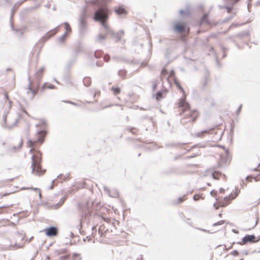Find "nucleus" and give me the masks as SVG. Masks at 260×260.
I'll use <instances>...</instances> for the list:
<instances>
[{
	"label": "nucleus",
	"mask_w": 260,
	"mask_h": 260,
	"mask_svg": "<svg viewBox=\"0 0 260 260\" xmlns=\"http://www.w3.org/2000/svg\"><path fill=\"white\" fill-rule=\"evenodd\" d=\"M108 18L109 10L105 6L100 7L94 13V20L100 22L103 27L106 30V32L111 34L116 39V41H120L124 35V31L121 30L116 33L113 32L106 23Z\"/></svg>",
	"instance_id": "nucleus-1"
},
{
	"label": "nucleus",
	"mask_w": 260,
	"mask_h": 260,
	"mask_svg": "<svg viewBox=\"0 0 260 260\" xmlns=\"http://www.w3.org/2000/svg\"><path fill=\"white\" fill-rule=\"evenodd\" d=\"M23 247V244H18L16 241L13 242L9 239H5L1 245L0 248L3 250L14 251Z\"/></svg>",
	"instance_id": "nucleus-2"
},
{
	"label": "nucleus",
	"mask_w": 260,
	"mask_h": 260,
	"mask_svg": "<svg viewBox=\"0 0 260 260\" xmlns=\"http://www.w3.org/2000/svg\"><path fill=\"white\" fill-rule=\"evenodd\" d=\"M88 30V26L86 22V11L84 9L82 13L79 21V32L80 36H84Z\"/></svg>",
	"instance_id": "nucleus-3"
},
{
	"label": "nucleus",
	"mask_w": 260,
	"mask_h": 260,
	"mask_svg": "<svg viewBox=\"0 0 260 260\" xmlns=\"http://www.w3.org/2000/svg\"><path fill=\"white\" fill-rule=\"evenodd\" d=\"M31 159L32 160L31 165L32 173L34 172L36 169L37 172H40L42 169L41 166V154L38 152L36 154L32 155Z\"/></svg>",
	"instance_id": "nucleus-4"
},
{
	"label": "nucleus",
	"mask_w": 260,
	"mask_h": 260,
	"mask_svg": "<svg viewBox=\"0 0 260 260\" xmlns=\"http://www.w3.org/2000/svg\"><path fill=\"white\" fill-rule=\"evenodd\" d=\"M174 83L177 85V86L180 89L181 91L182 92L183 95L184 96V98H182L180 100V101L179 103V106L182 108V112H185V111H187V110L189 109V105L188 103L186 102L185 100V91L175 77L174 78Z\"/></svg>",
	"instance_id": "nucleus-5"
},
{
	"label": "nucleus",
	"mask_w": 260,
	"mask_h": 260,
	"mask_svg": "<svg viewBox=\"0 0 260 260\" xmlns=\"http://www.w3.org/2000/svg\"><path fill=\"white\" fill-rule=\"evenodd\" d=\"M46 134V131H39L37 133L38 138L37 141L33 142L32 140H29L28 141V146L29 147H34V145L37 142H40L41 143H42L44 142V139Z\"/></svg>",
	"instance_id": "nucleus-6"
},
{
	"label": "nucleus",
	"mask_w": 260,
	"mask_h": 260,
	"mask_svg": "<svg viewBox=\"0 0 260 260\" xmlns=\"http://www.w3.org/2000/svg\"><path fill=\"white\" fill-rule=\"evenodd\" d=\"M255 238L256 237L254 235H246L242 238V241L238 242V244L244 245L247 243H252L258 242L259 239L255 240Z\"/></svg>",
	"instance_id": "nucleus-7"
},
{
	"label": "nucleus",
	"mask_w": 260,
	"mask_h": 260,
	"mask_svg": "<svg viewBox=\"0 0 260 260\" xmlns=\"http://www.w3.org/2000/svg\"><path fill=\"white\" fill-rule=\"evenodd\" d=\"M44 231L46 235L49 237L56 236L58 234V229L54 226L47 228L44 230Z\"/></svg>",
	"instance_id": "nucleus-8"
},
{
	"label": "nucleus",
	"mask_w": 260,
	"mask_h": 260,
	"mask_svg": "<svg viewBox=\"0 0 260 260\" xmlns=\"http://www.w3.org/2000/svg\"><path fill=\"white\" fill-rule=\"evenodd\" d=\"M6 119H7V114L5 113L3 116V123L2 124V126L4 128L8 129L9 130H10L12 129L14 126H15L17 123L18 122L19 119L17 118L15 120V122L11 125H7L6 122Z\"/></svg>",
	"instance_id": "nucleus-9"
},
{
	"label": "nucleus",
	"mask_w": 260,
	"mask_h": 260,
	"mask_svg": "<svg viewBox=\"0 0 260 260\" xmlns=\"http://www.w3.org/2000/svg\"><path fill=\"white\" fill-rule=\"evenodd\" d=\"M237 196L238 194L237 193H236L234 195L231 193L228 196L225 197L223 199V201L219 203L220 206L223 207H225L230 203L229 200L234 199L237 197Z\"/></svg>",
	"instance_id": "nucleus-10"
},
{
	"label": "nucleus",
	"mask_w": 260,
	"mask_h": 260,
	"mask_svg": "<svg viewBox=\"0 0 260 260\" xmlns=\"http://www.w3.org/2000/svg\"><path fill=\"white\" fill-rule=\"evenodd\" d=\"M107 34L106 30L103 28V29L101 30L100 34L98 35L96 41L102 43L103 41L106 39V35Z\"/></svg>",
	"instance_id": "nucleus-11"
},
{
	"label": "nucleus",
	"mask_w": 260,
	"mask_h": 260,
	"mask_svg": "<svg viewBox=\"0 0 260 260\" xmlns=\"http://www.w3.org/2000/svg\"><path fill=\"white\" fill-rule=\"evenodd\" d=\"M114 11L118 15H125L126 14V10L122 7H115Z\"/></svg>",
	"instance_id": "nucleus-12"
},
{
	"label": "nucleus",
	"mask_w": 260,
	"mask_h": 260,
	"mask_svg": "<svg viewBox=\"0 0 260 260\" xmlns=\"http://www.w3.org/2000/svg\"><path fill=\"white\" fill-rule=\"evenodd\" d=\"M175 29L176 31L183 32L185 31V27L184 25L180 23H177L175 25Z\"/></svg>",
	"instance_id": "nucleus-13"
},
{
	"label": "nucleus",
	"mask_w": 260,
	"mask_h": 260,
	"mask_svg": "<svg viewBox=\"0 0 260 260\" xmlns=\"http://www.w3.org/2000/svg\"><path fill=\"white\" fill-rule=\"evenodd\" d=\"M196 111H193L191 112H189V113L188 114V117L187 118H189L188 121L193 122L196 120L197 118V115L196 114Z\"/></svg>",
	"instance_id": "nucleus-14"
},
{
	"label": "nucleus",
	"mask_w": 260,
	"mask_h": 260,
	"mask_svg": "<svg viewBox=\"0 0 260 260\" xmlns=\"http://www.w3.org/2000/svg\"><path fill=\"white\" fill-rule=\"evenodd\" d=\"M58 26L48 31L46 34V37L49 38L54 35L58 31Z\"/></svg>",
	"instance_id": "nucleus-15"
},
{
	"label": "nucleus",
	"mask_w": 260,
	"mask_h": 260,
	"mask_svg": "<svg viewBox=\"0 0 260 260\" xmlns=\"http://www.w3.org/2000/svg\"><path fill=\"white\" fill-rule=\"evenodd\" d=\"M83 82L85 86L88 87L90 85L91 83V78L88 77H85L83 80Z\"/></svg>",
	"instance_id": "nucleus-16"
},
{
	"label": "nucleus",
	"mask_w": 260,
	"mask_h": 260,
	"mask_svg": "<svg viewBox=\"0 0 260 260\" xmlns=\"http://www.w3.org/2000/svg\"><path fill=\"white\" fill-rule=\"evenodd\" d=\"M108 194L112 198H117L119 196L118 192L116 189L110 190Z\"/></svg>",
	"instance_id": "nucleus-17"
},
{
	"label": "nucleus",
	"mask_w": 260,
	"mask_h": 260,
	"mask_svg": "<svg viewBox=\"0 0 260 260\" xmlns=\"http://www.w3.org/2000/svg\"><path fill=\"white\" fill-rule=\"evenodd\" d=\"M212 129H210L209 130H204V131H203L201 132H198V133H197L196 134H195V136L197 137H200V138H202L203 137V135L204 134H209V132L211 130H212Z\"/></svg>",
	"instance_id": "nucleus-18"
},
{
	"label": "nucleus",
	"mask_w": 260,
	"mask_h": 260,
	"mask_svg": "<svg viewBox=\"0 0 260 260\" xmlns=\"http://www.w3.org/2000/svg\"><path fill=\"white\" fill-rule=\"evenodd\" d=\"M204 23L209 24V22L208 19V14L207 13L204 14L201 18V23L203 24Z\"/></svg>",
	"instance_id": "nucleus-19"
},
{
	"label": "nucleus",
	"mask_w": 260,
	"mask_h": 260,
	"mask_svg": "<svg viewBox=\"0 0 260 260\" xmlns=\"http://www.w3.org/2000/svg\"><path fill=\"white\" fill-rule=\"evenodd\" d=\"M222 175L219 171H216L213 172L212 174V176L214 179H218L219 176H221Z\"/></svg>",
	"instance_id": "nucleus-20"
},
{
	"label": "nucleus",
	"mask_w": 260,
	"mask_h": 260,
	"mask_svg": "<svg viewBox=\"0 0 260 260\" xmlns=\"http://www.w3.org/2000/svg\"><path fill=\"white\" fill-rule=\"evenodd\" d=\"M66 198L67 197L66 196H64L63 197H62L60 201H59L58 203H57L55 205V206L56 207V208H58L59 207H60L63 204V203L64 202L65 200H66Z\"/></svg>",
	"instance_id": "nucleus-21"
},
{
	"label": "nucleus",
	"mask_w": 260,
	"mask_h": 260,
	"mask_svg": "<svg viewBox=\"0 0 260 260\" xmlns=\"http://www.w3.org/2000/svg\"><path fill=\"white\" fill-rule=\"evenodd\" d=\"M111 90L113 91V94L114 95H117V94H119L121 91L120 88L118 87H112Z\"/></svg>",
	"instance_id": "nucleus-22"
},
{
	"label": "nucleus",
	"mask_w": 260,
	"mask_h": 260,
	"mask_svg": "<svg viewBox=\"0 0 260 260\" xmlns=\"http://www.w3.org/2000/svg\"><path fill=\"white\" fill-rule=\"evenodd\" d=\"M118 74L120 77L124 78L126 76V71L124 70H120L118 71Z\"/></svg>",
	"instance_id": "nucleus-23"
},
{
	"label": "nucleus",
	"mask_w": 260,
	"mask_h": 260,
	"mask_svg": "<svg viewBox=\"0 0 260 260\" xmlns=\"http://www.w3.org/2000/svg\"><path fill=\"white\" fill-rule=\"evenodd\" d=\"M105 226L103 224V225H101L99 226V229H98V232H99V234L100 235H101V236H103V232L105 231Z\"/></svg>",
	"instance_id": "nucleus-24"
},
{
	"label": "nucleus",
	"mask_w": 260,
	"mask_h": 260,
	"mask_svg": "<svg viewBox=\"0 0 260 260\" xmlns=\"http://www.w3.org/2000/svg\"><path fill=\"white\" fill-rule=\"evenodd\" d=\"M112 59L113 60L116 61L124 60V58H122V57H119V56H113Z\"/></svg>",
	"instance_id": "nucleus-25"
},
{
	"label": "nucleus",
	"mask_w": 260,
	"mask_h": 260,
	"mask_svg": "<svg viewBox=\"0 0 260 260\" xmlns=\"http://www.w3.org/2000/svg\"><path fill=\"white\" fill-rule=\"evenodd\" d=\"M162 93L161 91H158L155 94V98L157 100H159L160 98H162Z\"/></svg>",
	"instance_id": "nucleus-26"
},
{
	"label": "nucleus",
	"mask_w": 260,
	"mask_h": 260,
	"mask_svg": "<svg viewBox=\"0 0 260 260\" xmlns=\"http://www.w3.org/2000/svg\"><path fill=\"white\" fill-rule=\"evenodd\" d=\"M42 73H40L39 72L37 71L35 73V77L37 78V80H39L41 79V77H42Z\"/></svg>",
	"instance_id": "nucleus-27"
},
{
	"label": "nucleus",
	"mask_w": 260,
	"mask_h": 260,
	"mask_svg": "<svg viewBox=\"0 0 260 260\" xmlns=\"http://www.w3.org/2000/svg\"><path fill=\"white\" fill-rule=\"evenodd\" d=\"M65 25V29H66V31L68 32L71 31V28L70 26V24L68 22H64V23Z\"/></svg>",
	"instance_id": "nucleus-28"
},
{
	"label": "nucleus",
	"mask_w": 260,
	"mask_h": 260,
	"mask_svg": "<svg viewBox=\"0 0 260 260\" xmlns=\"http://www.w3.org/2000/svg\"><path fill=\"white\" fill-rule=\"evenodd\" d=\"M249 35V32L248 31H245V32H241L240 34H239L238 35H237V36L242 37H244V36H248Z\"/></svg>",
	"instance_id": "nucleus-29"
},
{
	"label": "nucleus",
	"mask_w": 260,
	"mask_h": 260,
	"mask_svg": "<svg viewBox=\"0 0 260 260\" xmlns=\"http://www.w3.org/2000/svg\"><path fill=\"white\" fill-rule=\"evenodd\" d=\"M22 145H23V140H22V139H21L20 143H19V145L18 146V147L14 146V147H13L12 149H13V150H14L15 151L17 149H20V148H21Z\"/></svg>",
	"instance_id": "nucleus-30"
},
{
	"label": "nucleus",
	"mask_w": 260,
	"mask_h": 260,
	"mask_svg": "<svg viewBox=\"0 0 260 260\" xmlns=\"http://www.w3.org/2000/svg\"><path fill=\"white\" fill-rule=\"evenodd\" d=\"M45 88H47L49 89H53L55 88V86L53 85H52V84H50L49 85L47 86V85H46V84H44L42 86V90H43Z\"/></svg>",
	"instance_id": "nucleus-31"
},
{
	"label": "nucleus",
	"mask_w": 260,
	"mask_h": 260,
	"mask_svg": "<svg viewBox=\"0 0 260 260\" xmlns=\"http://www.w3.org/2000/svg\"><path fill=\"white\" fill-rule=\"evenodd\" d=\"M28 80L29 81V84L28 85V89L30 90V91L33 89L31 86L32 82L30 80V77L28 76Z\"/></svg>",
	"instance_id": "nucleus-32"
},
{
	"label": "nucleus",
	"mask_w": 260,
	"mask_h": 260,
	"mask_svg": "<svg viewBox=\"0 0 260 260\" xmlns=\"http://www.w3.org/2000/svg\"><path fill=\"white\" fill-rule=\"evenodd\" d=\"M224 223V220H220L217 222L213 223L212 225H213V226H215L219 225H222Z\"/></svg>",
	"instance_id": "nucleus-33"
},
{
	"label": "nucleus",
	"mask_w": 260,
	"mask_h": 260,
	"mask_svg": "<svg viewBox=\"0 0 260 260\" xmlns=\"http://www.w3.org/2000/svg\"><path fill=\"white\" fill-rule=\"evenodd\" d=\"M104 59L105 61L106 62H108L110 60V56L109 54H106L105 55L104 57Z\"/></svg>",
	"instance_id": "nucleus-34"
},
{
	"label": "nucleus",
	"mask_w": 260,
	"mask_h": 260,
	"mask_svg": "<svg viewBox=\"0 0 260 260\" xmlns=\"http://www.w3.org/2000/svg\"><path fill=\"white\" fill-rule=\"evenodd\" d=\"M65 39L66 38L62 35L60 38H59L58 41L59 43H63Z\"/></svg>",
	"instance_id": "nucleus-35"
},
{
	"label": "nucleus",
	"mask_w": 260,
	"mask_h": 260,
	"mask_svg": "<svg viewBox=\"0 0 260 260\" xmlns=\"http://www.w3.org/2000/svg\"><path fill=\"white\" fill-rule=\"evenodd\" d=\"M101 55L102 53L101 52L96 51L94 52V56L97 58L101 57Z\"/></svg>",
	"instance_id": "nucleus-36"
},
{
	"label": "nucleus",
	"mask_w": 260,
	"mask_h": 260,
	"mask_svg": "<svg viewBox=\"0 0 260 260\" xmlns=\"http://www.w3.org/2000/svg\"><path fill=\"white\" fill-rule=\"evenodd\" d=\"M168 74V71L167 70L165 69V68H164L162 71H161V75L165 76H166L167 74Z\"/></svg>",
	"instance_id": "nucleus-37"
},
{
	"label": "nucleus",
	"mask_w": 260,
	"mask_h": 260,
	"mask_svg": "<svg viewBox=\"0 0 260 260\" xmlns=\"http://www.w3.org/2000/svg\"><path fill=\"white\" fill-rule=\"evenodd\" d=\"M179 13L181 15H186V14L188 13V11H184V10H180L179 11Z\"/></svg>",
	"instance_id": "nucleus-38"
},
{
	"label": "nucleus",
	"mask_w": 260,
	"mask_h": 260,
	"mask_svg": "<svg viewBox=\"0 0 260 260\" xmlns=\"http://www.w3.org/2000/svg\"><path fill=\"white\" fill-rule=\"evenodd\" d=\"M236 14V12H234V15H232V16H229V17H228L227 18L225 19V20L223 21V22H226V21H230L231 20V19H233V18L234 17V16Z\"/></svg>",
	"instance_id": "nucleus-39"
},
{
	"label": "nucleus",
	"mask_w": 260,
	"mask_h": 260,
	"mask_svg": "<svg viewBox=\"0 0 260 260\" xmlns=\"http://www.w3.org/2000/svg\"><path fill=\"white\" fill-rule=\"evenodd\" d=\"M184 199H183V197H179L178 199V201L177 202H175V204H179V203H180L181 202H182L183 201H184Z\"/></svg>",
	"instance_id": "nucleus-40"
},
{
	"label": "nucleus",
	"mask_w": 260,
	"mask_h": 260,
	"mask_svg": "<svg viewBox=\"0 0 260 260\" xmlns=\"http://www.w3.org/2000/svg\"><path fill=\"white\" fill-rule=\"evenodd\" d=\"M221 48H222V50L223 52L222 58H224L226 56V53L225 52V48L224 47H223L222 46H221Z\"/></svg>",
	"instance_id": "nucleus-41"
},
{
	"label": "nucleus",
	"mask_w": 260,
	"mask_h": 260,
	"mask_svg": "<svg viewBox=\"0 0 260 260\" xmlns=\"http://www.w3.org/2000/svg\"><path fill=\"white\" fill-rule=\"evenodd\" d=\"M217 193V191H215V190H212L210 191V194L212 196H215Z\"/></svg>",
	"instance_id": "nucleus-42"
},
{
	"label": "nucleus",
	"mask_w": 260,
	"mask_h": 260,
	"mask_svg": "<svg viewBox=\"0 0 260 260\" xmlns=\"http://www.w3.org/2000/svg\"><path fill=\"white\" fill-rule=\"evenodd\" d=\"M30 92L32 93V96H34L38 92V89H32Z\"/></svg>",
	"instance_id": "nucleus-43"
},
{
	"label": "nucleus",
	"mask_w": 260,
	"mask_h": 260,
	"mask_svg": "<svg viewBox=\"0 0 260 260\" xmlns=\"http://www.w3.org/2000/svg\"><path fill=\"white\" fill-rule=\"evenodd\" d=\"M200 198V196L198 194H194L193 197V199L194 200V201H197Z\"/></svg>",
	"instance_id": "nucleus-44"
},
{
	"label": "nucleus",
	"mask_w": 260,
	"mask_h": 260,
	"mask_svg": "<svg viewBox=\"0 0 260 260\" xmlns=\"http://www.w3.org/2000/svg\"><path fill=\"white\" fill-rule=\"evenodd\" d=\"M242 107V105H240L239 107L237 109V112H236V114L237 115L239 114V113H240V111L241 110Z\"/></svg>",
	"instance_id": "nucleus-45"
},
{
	"label": "nucleus",
	"mask_w": 260,
	"mask_h": 260,
	"mask_svg": "<svg viewBox=\"0 0 260 260\" xmlns=\"http://www.w3.org/2000/svg\"><path fill=\"white\" fill-rule=\"evenodd\" d=\"M232 253L234 256H237L239 254V252L237 250H234L232 251Z\"/></svg>",
	"instance_id": "nucleus-46"
},
{
	"label": "nucleus",
	"mask_w": 260,
	"mask_h": 260,
	"mask_svg": "<svg viewBox=\"0 0 260 260\" xmlns=\"http://www.w3.org/2000/svg\"><path fill=\"white\" fill-rule=\"evenodd\" d=\"M175 75V72L173 70H171L170 73V76L174 77Z\"/></svg>",
	"instance_id": "nucleus-47"
},
{
	"label": "nucleus",
	"mask_w": 260,
	"mask_h": 260,
	"mask_svg": "<svg viewBox=\"0 0 260 260\" xmlns=\"http://www.w3.org/2000/svg\"><path fill=\"white\" fill-rule=\"evenodd\" d=\"M103 188L104 189L109 193L110 190L108 188V187H107L106 186H104Z\"/></svg>",
	"instance_id": "nucleus-48"
},
{
	"label": "nucleus",
	"mask_w": 260,
	"mask_h": 260,
	"mask_svg": "<svg viewBox=\"0 0 260 260\" xmlns=\"http://www.w3.org/2000/svg\"><path fill=\"white\" fill-rule=\"evenodd\" d=\"M220 147H221L222 148H223V149H224L225 150V153H226V155H227V156H228V155H229V151H228V150L226 149L224 146H220Z\"/></svg>",
	"instance_id": "nucleus-49"
},
{
	"label": "nucleus",
	"mask_w": 260,
	"mask_h": 260,
	"mask_svg": "<svg viewBox=\"0 0 260 260\" xmlns=\"http://www.w3.org/2000/svg\"><path fill=\"white\" fill-rule=\"evenodd\" d=\"M66 103H70V104H71L73 105H75V106H77V104L74 102H71V101H67L66 102Z\"/></svg>",
	"instance_id": "nucleus-50"
},
{
	"label": "nucleus",
	"mask_w": 260,
	"mask_h": 260,
	"mask_svg": "<svg viewBox=\"0 0 260 260\" xmlns=\"http://www.w3.org/2000/svg\"><path fill=\"white\" fill-rule=\"evenodd\" d=\"M44 70H45L44 68L42 67L38 71L40 73L43 74V72H44Z\"/></svg>",
	"instance_id": "nucleus-51"
},
{
	"label": "nucleus",
	"mask_w": 260,
	"mask_h": 260,
	"mask_svg": "<svg viewBox=\"0 0 260 260\" xmlns=\"http://www.w3.org/2000/svg\"><path fill=\"white\" fill-rule=\"evenodd\" d=\"M30 189L33 190H38L39 191H40V189L38 188L31 187Z\"/></svg>",
	"instance_id": "nucleus-52"
},
{
	"label": "nucleus",
	"mask_w": 260,
	"mask_h": 260,
	"mask_svg": "<svg viewBox=\"0 0 260 260\" xmlns=\"http://www.w3.org/2000/svg\"><path fill=\"white\" fill-rule=\"evenodd\" d=\"M219 191L220 193H224V189L223 188H220L219 189Z\"/></svg>",
	"instance_id": "nucleus-53"
},
{
	"label": "nucleus",
	"mask_w": 260,
	"mask_h": 260,
	"mask_svg": "<svg viewBox=\"0 0 260 260\" xmlns=\"http://www.w3.org/2000/svg\"><path fill=\"white\" fill-rule=\"evenodd\" d=\"M68 32H69L68 31H66V32H64V34L62 35V36H64L65 38H66L68 35Z\"/></svg>",
	"instance_id": "nucleus-54"
},
{
	"label": "nucleus",
	"mask_w": 260,
	"mask_h": 260,
	"mask_svg": "<svg viewBox=\"0 0 260 260\" xmlns=\"http://www.w3.org/2000/svg\"><path fill=\"white\" fill-rule=\"evenodd\" d=\"M243 253L245 254V255H248V252L247 251V250H244L243 251Z\"/></svg>",
	"instance_id": "nucleus-55"
},
{
	"label": "nucleus",
	"mask_w": 260,
	"mask_h": 260,
	"mask_svg": "<svg viewBox=\"0 0 260 260\" xmlns=\"http://www.w3.org/2000/svg\"><path fill=\"white\" fill-rule=\"evenodd\" d=\"M5 98H6L7 100H8V99H9L8 95L7 93H5Z\"/></svg>",
	"instance_id": "nucleus-56"
},
{
	"label": "nucleus",
	"mask_w": 260,
	"mask_h": 260,
	"mask_svg": "<svg viewBox=\"0 0 260 260\" xmlns=\"http://www.w3.org/2000/svg\"><path fill=\"white\" fill-rule=\"evenodd\" d=\"M34 9V8H33V7L29 8H28V9H27V10H28V11H32V10H33Z\"/></svg>",
	"instance_id": "nucleus-57"
},
{
	"label": "nucleus",
	"mask_w": 260,
	"mask_h": 260,
	"mask_svg": "<svg viewBox=\"0 0 260 260\" xmlns=\"http://www.w3.org/2000/svg\"><path fill=\"white\" fill-rule=\"evenodd\" d=\"M213 206L215 207L216 209H217L218 208V207L216 206V203L214 204Z\"/></svg>",
	"instance_id": "nucleus-58"
},
{
	"label": "nucleus",
	"mask_w": 260,
	"mask_h": 260,
	"mask_svg": "<svg viewBox=\"0 0 260 260\" xmlns=\"http://www.w3.org/2000/svg\"><path fill=\"white\" fill-rule=\"evenodd\" d=\"M39 198L40 199H41L42 198V195H41V191H39Z\"/></svg>",
	"instance_id": "nucleus-59"
},
{
	"label": "nucleus",
	"mask_w": 260,
	"mask_h": 260,
	"mask_svg": "<svg viewBox=\"0 0 260 260\" xmlns=\"http://www.w3.org/2000/svg\"><path fill=\"white\" fill-rule=\"evenodd\" d=\"M70 236L71 237H74V234L72 232H70Z\"/></svg>",
	"instance_id": "nucleus-60"
},
{
	"label": "nucleus",
	"mask_w": 260,
	"mask_h": 260,
	"mask_svg": "<svg viewBox=\"0 0 260 260\" xmlns=\"http://www.w3.org/2000/svg\"><path fill=\"white\" fill-rule=\"evenodd\" d=\"M42 124L45 125L46 124V121L45 120L42 121Z\"/></svg>",
	"instance_id": "nucleus-61"
},
{
	"label": "nucleus",
	"mask_w": 260,
	"mask_h": 260,
	"mask_svg": "<svg viewBox=\"0 0 260 260\" xmlns=\"http://www.w3.org/2000/svg\"><path fill=\"white\" fill-rule=\"evenodd\" d=\"M233 232H234L235 233H238V231H237L236 230H233Z\"/></svg>",
	"instance_id": "nucleus-62"
},
{
	"label": "nucleus",
	"mask_w": 260,
	"mask_h": 260,
	"mask_svg": "<svg viewBox=\"0 0 260 260\" xmlns=\"http://www.w3.org/2000/svg\"><path fill=\"white\" fill-rule=\"evenodd\" d=\"M53 188V185H51L50 187H49V189H51Z\"/></svg>",
	"instance_id": "nucleus-63"
},
{
	"label": "nucleus",
	"mask_w": 260,
	"mask_h": 260,
	"mask_svg": "<svg viewBox=\"0 0 260 260\" xmlns=\"http://www.w3.org/2000/svg\"><path fill=\"white\" fill-rule=\"evenodd\" d=\"M75 62V60H73L71 61V64H73V63H74Z\"/></svg>",
	"instance_id": "nucleus-64"
}]
</instances>
